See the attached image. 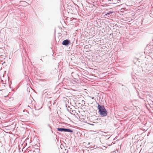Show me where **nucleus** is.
<instances>
[{"instance_id":"1","label":"nucleus","mask_w":153,"mask_h":153,"mask_svg":"<svg viewBox=\"0 0 153 153\" xmlns=\"http://www.w3.org/2000/svg\"><path fill=\"white\" fill-rule=\"evenodd\" d=\"M97 109L99 110L98 113L102 117H105L107 115L108 112L103 105H101L97 103Z\"/></svg>"},{"instance_id":"2","label":"nucleus","mask_w":153,"mask_h":153,"mask_svg":"<svg viewBox=\"0 0 153 153\" xmlns=\"http://www.w3.org/2000/svg\"><path fill=\"white\" fill-rule=\"evenodd\" d=\"M57 129L58 131L60 132H67L71 133H73V131L69 128H58Z\"/></svg>"},{"instance_id":"3","label":"nucleus","mask_w":153,"mask_h":153,"mask_svg":"<svg viewBox=\"0 0 153 153\" xmlns=\"http://www.w3.org/2000/svg\"><path fill=\"white\" fill-rule=\"evenodd\" d=\"M70 43V41L68 39H66L63 41L62 44L63 45L68 46L69 45Z\"/></svg>"},{"instance_id":"4","label":"nucleus","mask_w":153,"mask_h":153,"mask_svg":"<svg viewBox=\"0 0 153 153\" xmlns=\"http://www.w3.org/2000/svg\"><path fill=\"white\" fill-rule=\"evenodd\" d=\"M113 13V12L112 11H109V12H108L107 13L105 14V17H109L110 16H111L112 15V14Z\"/></svg>"},{"instance_id":"5","label":"nucleus","mask_w":153,"mask_h":153,"mask_svg":"<svg viewBox=\"0 0 153 153\" xmlns=\"http://www.w3.org/2000/svg\"><path fill=\"white\" fill-rule=\"evenodd\" d=\"M84 48H85V49H88L89 48V46L88 45H86L84 47Z\"/></svg>"},{"instance_id":"6","label":"nucleus","mask_w":153,"mask_h":153,"mask_svg":"<svg viewBox=\"0 0 153 153\" xmlns=\"http://www.w3.org/2000/svg\"><path fill=\"white\" fill-rule=\"evenodd\" d=\"M48 126L51 129H52V128H51V126H50V125L49 124H48Z\"/></svg>"},{"instance_id":"7","label":"nucleus","mask_w":153,"mask_h":153,"mask_svg":"<svg viewBox=\"0 0 153 153\" xmlns=\"http://www.w3.org/2000/svg\"><path fill=\"white\" fill-rule=\"evenodd\" d=\"M92 99H94V97H91Z\"/></svg>"},{"instance_id":"8","label":"nucleus","mask_w":153,"mask_h":153,"mask_svg":"<svg viewBox=\"0 0 153 153\" xmlns=\"http://www.w3.org/2000/svg\"><path fill=\"white\" fill-rule=\"evenodd\" d=\"M40 60H41V61H42V59H40Z\"/></svg>"}]
</instances>
